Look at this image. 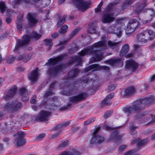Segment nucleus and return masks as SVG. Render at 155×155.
I'll use <instances>...</instances> for the list:
<instances>
[{"label": "nucleus", "instance_id": "2f4dec72", "mask_svg": "<svg viewBox=\"0 0 155 155\" xmlns=\"http://www.w3.org/2000/svg\"><path fill=\"white\" fill-rule=\"evenodd\" d=\"M139 150V148H138L137 150L136 149H132L125 153L124 155H139V153H137Z\"/></svg>", "mask_w": 155, "mask_h": 155}, {"label": "nucleus", "instance_id": "680f3d73", "mask_svg": "<svg viewBox=\"0 0 155 155\" xmlns=\"http://www.w3.org/2000/svg\"><path fill=\"white\" fill-rule=\"evenodd\" d=\"M56 84V82L55 81H54L52 82V83L50 85L48 89V90L52 91V89L54 88Z\"/></svg>", "mask_w": 155, "mask_h": 155}, {"label": "nucleus", "instance_id": "6e6552de", "mask_svg": "<svg viewBox=\"0 0 155 155\" xmlns=\"http://www.w3.org/2000/svg\"><path fill=\"white\" fill-rule=\"evenodd\" d=\"M87 97V93L82 92L76 96L70 97L69 100L71 102L77 104L85 99Z\"/></svg>", "mask_w": 155, "mask_h": 155}, {"label": "nucleus", "instance_id": "e433bc0d", "mask_svg": "<svg viewBox=\"0 0 155 155\" xmlns=\"http://www.w3.org/2000/svg\"><path fill=\"white\" fill-rule=\"evenodd\" d=\"M6 8L5 3L4 2H0V10L2 13H3L5 12Z\"/></svg>", "mask_w": 155, "mask_h": 155}, {"label": "nucleus", "instance_id": "ddd939ff", "mask_svg": "<svg viewBox=\"0 0 155 155\" xmlns=\"http://www.w3.org/2000/svg\"><path fill=\"white\" fill-rule=\"evenodd\" d=\"M63 68V66L62 65H57L51 68L49 70L50 74L54 76H56L59 72L62 70Z\"/></svg>", "mask_w": 155, "mask_h": 155}, {"label": "nucleus", "instance_id": "69168bd1", "mask_svg": "<svg viewBox=\"0 0 155 155\" xmlns=\"http://www.w3.org/2000/svg\"><path fill=\"white\" fill-rule=\"evenodd\" d=\"M36 95H34L33 96L32 99L31 100L30 103L32 104H35L36 102Z\"/></svg>", "mask_w": 155, "mask_h": 155}, {"label": "nucleus", "instance_id": "4c0bfd02", "mask_svg": "<svg viewBox=\"0 0 155 155\" xmlns=\"http://www.w3.org/2000/svg\"><path fill=\"white\" fill-rule=\"evenodd\" d=\"M81 81L84 84H88L91 82L92 80L87 76H84L81 78Z\"/></svg>", "mask_w": 155, "mask_h": 155}, {"label": "nucleus", "instance_id": "b1692460", "mask_svg": "<svg viewBox=\"0 0 155 155\" xmlns=\"http://www.w3.org/2000/svg\"><path fill=\"white\" fill-rule=\"evenodd\" d=\"M111 28L113 30L112 31H110L109 29L108 30V32L110 33H114L116 34L117 37L120 38L121 36L122 31L120 28H117L116 27H113Z\"/></svg>", "mask_w": 155, "mask_h": 155}, {"label": "nucleus", "instance_id": "f3484780", "mask_svg": "<svg viewBox=\"0 0 155 155\" xmlns=\"http://www.w3.org/2000/svg\"><path fill=\"white\" fill-rule=\"evenodd\" d=\"M77 91V89L74 86H68L66 90L64 91L63 94L66 95L70 96L74 94Z\"/></svg>", "mask_w": 155, "mask_h": 155}, {"label": "nucleus", "instance_id": "49530a36", "mask_svg": "<svg viewBox=\"0 0 155 155\" xmlns=\"http://www.w3.org/2000/svg\"><path fill=\"white\" fill-rule=\"evenodd\" d=\"M95 118L94 117L89 118L87 120L84 122V124L85 125H88L93 122L95 121Z\"/></svg>", "mask_w": 155, "mask_h": 155}, {"label": "nucleus", "instance_id": "0eeeda50", "mask_svg": "<svg viewBox=\"0 0 155 155\" xmlns=\"http://www.w3.org/2000/svg\"><path fill=\"white\" fill-rule=\"evenodd\" d=\"M138 25L139 23L136 19L133 18L130 19L125 29L126 33H131L135 30Z\"/></svg>", "mask_w": 155, "mask_h": 155}, {"label": "nucleus", "instance_id": "393cba45", "mask_svg": "<svg viewBox=\"0 0 155 155\" xmlns=\"http://www.w3.org/2000/svg\"><path fill=\"white\" fill-rule=\"evenodd\" d=\"M129 46L127 44H125L122 47L120 53V55L123 56L125 55L129 51Z\"/></svg>", "mask_w": 155, "mask_h": 155}, {"label": "nucleus", "instance_id": "bb28decb", "mask_svg": "<svg viewBox=\"0 0 155 155\" xmlns=\"http://www.w3.org/2000/svg\"><path fill=\"white\" fill-rule=\"evenodd\" d=\"M147 35V38H148L149 41L152 40L155 37V34L152 30H148L147 31L145 32Z\"/></svg>", "mask_w": 155, "mask_h": 155}, {"label": "nucleus", "instance_id": "338daca9", "mask_svg": "<svg viewBox=\"0 0 155 155\" xmlns=\"http://www.w3.org/2000/svg\"><path fill=\"white\" fill-rule=\"evenodd\" d=\"M23 58L24 54L19 55L18 57H16L15 58L17 61H19L22 59L23 60Z\"/></svg>", "mask_w": 155, "mask_h": 155}, {"label": "nucleus", "instance_id": "20e7f679", "mask_svg": "<svg viewBox=\"0 0 155 155\" xmlns=\"http://www.w3.org/2000/svg\"><path fill=\"white\" fill-rule=\"evenodd\" d=\"M16 102L15 101L8 102L5 105V109L10 113H16L23 107L22 103Z\"/></svg>", "mask_w": 155, "mask_h": 155}, {"label": "nucleus", "instance_id": "9d476101", "mask_svg": "<svg viewBox=\"0 0 155 155\" xmlns=\"http://www.w3.org/2000/svg\"><path fill=\"white\" fill-rule=\"evenodd\" d=\"M138 66V64L133 60H128L126 62V68L130 69L133 71L136 70Z\"/></svg>", "mask_w": 155, "mask_h": 155}, {"label": "nucleus", "instance_id": "79ce46f5", "mask_svg": "<svg viewBox=\"0 0 155 155\" xmlns=\"http://www.w3.org/2000/svg\"><path fill=\"white\" fill-rule=\"evenodd\" d=\"M52 91L51 90H48V89L47 90V91H46L44 94L43 95V97L45 98H46L49 96L53 95L54 94V93L52 92Z\"/></svg>", "mask_w": 155, "mask_h": 155}, {"label": "nucleus", "instance_id": "bf43d9fd", "mask_svg": "<svg viewBox=\"0 0 155 155\" xmlns=\"http://www.w3.org/2000/svg\"><path fill=\"white\" fill-rule=\"evenodd\" d=\"M113 5L112 4H110L107 7L106 10V12L108 13L110 12L112 10Z\"/></svg>", "mask_w": 155, "mask_h": 155}, {"label": "nucleus", "instance_id": "a211bd4d", "mask_svg": "<svg viewBox=\"0 0 155 155\" xmlns=\"http://www.w3.org/2000/svg\"><path fill=\"white\" fill-rule=\"evenodd\" d=\"M80 72V70L77 68L73 69L68 73L66 79H72V78L76 77Z\"/></svg>", "mask_w": 155, "mask_h": 155}, {"label": "nucleus", "instance_id": "4be33fe9", "mask_svg": "<svg viewBox=\"0 0 155 155\" xmlns=\"http://www.w3.org/2000/svg\"><path fill=\"white\" fill-rule=\"evenodd\" d=\"M108 61L110 64L113 65H120L122 66L123 64V61L121 58L110 59L108 60Z\"/></svg>", "mask_w": 155, "mask_h": 155}, {"label": "nucleus", "instance_id": "052dcab7", "mask_svg": "<svg viewBox=\"0 0 155 155\" xmlns=\"http://www.w3.org/2000/svg\"><path fill=\"white\" fill-rule=\"evenodd\" d=\"M48 105V104L46 101H45L41 103L39 105V106L41 108H42L43 107H45V106Z\"/></svg>", "mask_w": 155, "mask_h": 155}, {"label": "nucleus", "instance_id": "c03bdc74", "mask_svg": "<svg viewBox=\"0 0 155 155\" xmlns=\"http://www.w3.org/2000/svg\"><path fill=\"white\" fill-rule=\"evenodd\" d=\"M103 4V1H101L100 4L97 5V7L95 8V11L96 13L100 12L101 10V7Z\"/></svg>", "mask_w": 155, "mask_h": 155}, {"label": "nucleus", "instance_id": "f257e3e1", "mask_svg": "<svg viewBox=\"0 0 155 155\" xmlns=\"http://www.w3.org/2000/svg\"><path fill=\"white\" fill-rule=\"evenodd\" d=\"M105 45V42L101 41L94 43L92 45L84 48L79 53L80 56H84L86 55L92 54L95 56L91 58L92 62L100 61L103 57V53L100 50L96 49L95 48L104 47Z\"/></svg>", "mask_w": 155, "mask_h": 155}, {"label": "nucleus", "instance_id": "de8ad7c7", "mask_svg": "<svg viewBox=\"0 0 155 155\" xmlns=\"http://www.w3.org/2000/svg\"><path fill=\"white\" fill-rule=\"evenodd\" d=\"M68 141H65L62 143L58 147L60 148H64L68 146Z\"/></svg>", "mask_w": 155, "mask_h": 155}, {"label": "nucleus", "instance_id": "37998d69", "mask_svg": "<svg viewBox=\"0 0 155 155\" xmlns=\"http://www.w3.org/2000/svg\"><path fill=\"white\" fill-rule=\"evenodd\" d=\"M44 41L45 42V45L47 46L49 45L50 47H51L53 45L52 40L51 39H45L44 40Z\"/></svg>", "mask_w": 155, "mask_h": 155}, {"label": "nucleus", "instance_id": "603ef678", "mask_svg": "<svg viewBox=\"0 0 155 155\" xmlns=\"http://www.w3.org/2000/svg\"><path fill=\"white\" fill-rule=\"evenodd\" d=\"M110 104H111V103L109 102L108 100L107 99H106L105 98V99L101 102V106H103L104 105H107Z\"/></svg>", "mask_w": 155, "mask_h": 155}, {"label": "nucleus", "instance_id": "1a4fd4ad", "mask_svg": "<svg viewBox=\"0 0 155 155\" xmlns=\"http://www.w3.org/2000/svg\"><path fill=\"white\" fill-rule=\"evenodd\" d=\"M66 56V54H64L59 55L54 58H51L48 60L49 62L46 63L44 66L46 65H54L56 64L58 62L64 60V57Z\"/></svg>", "mask_w": 155, "mask_h": 155}, {"label": "nucleus", "instance_id": "a878e982", "mask_svg": "<svg viewBox=\"0 0 155 155\" xmlns=\"http://www.w3.org/2000/svg\"><path fill=\"white\" fill-rule=\"evenodd\" d=\"M96 22H93L91 24V26L89 27L87 29V32L90 34H95L96 31V27L95 25H94V24Z\"/></svg>", "mask_w": 155, "mask_h": 155}, {"label": "nucleus", "instance_id": "3c124183", "mask_svg": "<svg viewBox=\"0 0 155 155\" xmlns=\"http://www.w3.org/2000/svg\"><path fill=\"white\" fill-rule=\"evenodd\" d=\"M112 113V110H108L106 112L104 115V118L106 119L109 117Z\"/></svg>", "mask_w": 155, "mask_h": 155}, {"label": "nucleus", "instance_id": "09e8293b", "mask_svg": "<svg viewBox=\"0 0 155 155\" xmlns=\"http://www.w3.org/2000/svg\"><path fill=\"white\" fill-rule=\"evenodd\" d=\"M80 30V28H75L71 34L70 38H72L74 35H75Z\"/></svg>", "mask_w": 155, "mask_h": 155}, {"label": "nucleus", "instance_id": "423d86ee", "mask_svg": "<svg viewBox=\"0 0 155 155\" xmlns=\"http://www.w3.org/2000/svg\"><path fill=\"white\" fill-rule=\"evenodd\" d=\"M72 2L79 10L85 11L89 8L90 3L84 0H72Z\"/></svg>", "mask_w": 155, "mask_h": 155}, {"label": "nucleus", "instance_id": "0e129e2a", "mask_svg": "<svg viewBox=\"0 0 155 155\" xmlns=\"http://www.w3.org/2000/svg\"><path fill=\"white\" fill-rule=\"evenodd\" d=\"M45 134L44 133L41 134L37 136V140H40L42 138L45 137Z\"/></svg>", "mask_w": 155, "mask_h": 155}, {"label": "nucleus", "instance_id": "774afa93", "mask_svg": "<svg viewBox=\"0 0 155 155\" xmlns=\"http://www.w3.org/2000/svg\"><path fill=\"white\" fill-rule=\"evenodd\" d=\"M12 21V19L11 17H8L5 19V22L7 24H10Z\"/></svg>", "mask_w": 155, "mask_h": 155}, {"label": "nucleus", "instance_id": "864d4df0", "mask_svg": "<svg viewBox=\"0 0 155 155\" xmlns=\"http://www.w3.org/2000/svg\"><path fill=\"white\" fill-rule=\"evenodd\" d=\"M117 85L116 84H112L109 85L107 88V90L111 91L114 90L116 88Z\"/></svg>", "mask_w": 155, "mask_h": 155}, {"label": "nucleus", "instance_id": "9b49d317", "mask_svg": "<svg viewBox=\"0 0 155 155\" xmlns=\"http://www.w3.org/2000/svg\"><path fill=\"white\" fill-rule=\"evenodd\" d=\"M50 114L51 113L49 111L42 110L37 116V119L40 121H48Z\"/></svg>", "mask_w": 155, "mask_h": 155}, {"label": "nucleus", "instance_id": "c85d7f7f", "mask_svg": "<svg viewBox=\"0 0 155 155\" xmlns=\"http://www.w3.org/2000/svg\"><path fill=\"white\" fill-rule=\"evenodd\" d=\"M15 140H16V144L18 146H22L25 145L26 142L25 139L21 137H18Z\"/></svg>", "mask_w": 155, "mask_h": 155}, {"label": "nucleus", "instance_id": "39448f33", "mask_svg": "<svg viewBox=\"0 0 155 155\" xmlns=\"http://www.w3.org/2000/svg\"><path fill=\"white\" fill-rule=\"evenodd\" d=\"M100 130L99 127H97L92 134L93 137L90 140L91 144H100L102 143L105 140L104 137L97 134L98 132Z\"/></svg>", "mask_w": 155, "mask_h": 155}, {"label": "nucleus", "instance_id": "7c9ffc66", "mask_svg": "<svg viewBox=\"0 0 155 155\" xmlns=\"http://www.w3.org/2000/svg\"><path fill=\"white\" fill-rule=\"evenodd\" d=\"M120 42H121L120 41L115 42L110 41H109L108 42V45L110 48L113 49L117 47L118 45V44Z\"/></svg>", "mask_w": 155, "mask_h": 155}, {"label": "nucleus", "instance_id": "a19ab883", "mask_svg": "<svg viewBox=\"0 0 155 155\" xmlns=\"http://www.w3.org/2000/svg\"><path fill=\"white\" fill-rule=\"evenodd\" d=\"M68 28V27L67 25H64L61 27L60 28V31H59L60 33H64L67 32V30Z\"/></svg>", "mask_w": 155, "mask_h": 155}, {"label": "nucleus", "instance_id": "6ab92c4d", "mask_svg": "<svg viewBox=\"0 0 155 155\" xmlns=\"http://www.w3.org/2000/svg\"><path fill=\"white\" fill-rule=\"evenodd\" d=\"M38 68H36L28 76L29 79L32 82L35 81L38 78Z\"/></svg>", "mask_w": 155, "mask_h": 155}, {"label": "nucleus", "instance_id": "4d7b16f0", "mask_svg": "<svg viewBox=\"0 0 155 155\" xmlns=\"http://www.w3.org/2000/svg\"><path fill=\"white\" fill-rule=\"evenodd\" d=\"M75 155L73 153L69 151H65L62 152L61 155Z\"/></svg>", "mask_w": 155, "mask_h": 155}, {"label": "nucleus", "instance_id": "a18cd8bd", "mask_svg": "<svg viewBox=\"0 0 155 155\" xmlns=\"http://www.w3.org/2000/svg\"><path fill=\"white\" fill-rule=\"evenodd\" d=\"M31 55L30 54L26 55L24 54L23 61L26 62L29 61L31 58Z\"/></svg>", "mask_w": 155, "mask_h": 155}, {"label": "nucleus", "instance_id": "8fccbe9b", "mask_svg": "<svg viewBox=\"0 0 155 155\" xmlns=\"http://www.w3.org/2000/svg\"><path fill=\"white\" fill-rule=\"evenodd\" d=\"M27 92V90L25 88H21L19 90L20 95L22 96L23 95L26 94Z\"/></svg>", "mask_w": 155, "mask_h": 155}, {"label": "nucleus", "instance_id": "c756f323", "mask_svg": "<svg viewBox=\"0 0 155 155\" xmlns=\"http://www.w3.org/2000/svg\"><path fill=\"white\" fill-rule=\"evenodd\" d=\"M98 67V65L97 64H91L89 66L84 68V72L85 73L91 70L94 71Z\"/></svg>", "mask_w": 155, "mask_h": 155}, {"label": "nucleus", "instance_id": "13d9d810", "mask_svg": "<svg viewBox=\"0 0 155 155\" xmlns=\"http://www.w3.org/2000/svg\"><path fill=\"white\" fill-rule=\"evenodd\" d=\"M127 147V145H123L120 146L118 149L119 152H121L124 151Z\"/></svg>", "mask_w": 155, "mask_h": 155}, {"label": "nucleus", "instance_id": "4468645a", "mask_svg": "<svg viewBox=\"0 0 155 155\" xmlns=\"http://www.w3.org/2000/svg\"><path fill=\"white\" fill-rule=\"evenodd\" d=\"M113 14L107 13L104 14L101 18V21L103 23H109L113 21L115 18L113 17Z\"/></svg>", "mask_w": 155, "mask_h": 155}, {"label": "nucleus", "instance_id": "ea45409f", "mask_svg": "<svg viewBox=\"0 0 155 155\" xmlns=\"http://www.w3.org/2000/svg\"><path fill=\"white\" fill-rule=\"evenodd\" d=\"M67 15H64L61 18L58 22L57 25L58 26H60L63 24L65 21V18Z\"/></svg>", "mask_w": 155, "mask_h": 155}, {"label": "nucleus", "instance_id": "58836bf2", "mask_svg": "<svg viewBox=\"0 0 155 155\" xmlns=\"http://www.w3.org/2000/svg\"><path fill=\"white\" fill-rule=\"evenodd\" d=\"M146 5L145 3L140 5L139 6L137 9L134 11V13L137 14H139L141 12L142 10L144 8Z\"/></svg>", "mask_w": 155, "mask_h": 155}, {"label": "nucleus", "instance_id": "e2e57ef3", "mask_svg": "<svg viewBox=\"0 0 155 155\" xmlns=\"http://www.w3.org/2000/svg\"><path fill=\"white\" fill-rule=\"evenodd\" d=\"M150 116H151L152 118V120L148 123H147V124H148L150 123H153L155 122V115L153 116L152 114H150Z\"/></svg>", "mask_w": 155, "mask_h": 155}, {"label": "nucleus", "instance_id": "c9c22d12", "mask_svg": "<svg viewBox=\"0 0 155 155\" xmlns=\"http://www.w3.org/2000/svg\"><path fill=\"white\" fill-rule=\"evenodd\" d=\"M146 115V113L145 111L141 112L137 114L134 117L135 119H141Z\"/></svg>", "mask_w": 155, "mask_h": 155}, {"label": "nucleus", "instance_id": "2eb2a0df", "mask_svg": "<svg viewBox=\"0 0 155 155\" xmlns=\"http://www.w3.org/2000/svg\"><path fill=\"white\" fill-rule=\"evenodd\" d=\"M17 91V87L16 86L12 87L8 91L7 94L4 96V99L7 100L13 97Z\"/></svg>", "mask_w": 155, "mask_h": 155}, {"label": "nucleus", "instance_id": "473e14b6", "mask_svg": "<svg viewBox=\"0 0 155 155\" xmlns=\"http://www.w3.org/2000/svg\"><path fill=\"white\" fill-rule=\"evenodd\" d=\"M134 0H126L123 3L122 8L123 9H125L131 5L134 2Z\"/></svg>", "mask_w": 155, "mask_h": 155}, {"label": "nucleus", "instance_id": "7ed1b4c3", "mask_svg": "<svg viewBox=\"0 0 155 155\" xmlns=\"http://www.w3.org/2000/svg\"><path fill=\"white\" fill-rule=\"evenodd\" d=\"M41 35L38 33L36 32H32L30 35H26L22 37L21 39L17 40L15 48L14 50L15 52L19 50L21 48L28 44L30 39L37 40L41 38Z\"/></svg>", "mask_w": 155, "mask_h": 155}, {"label": "nucleus", "instance_id": "5fc2aeb1", "mask_svg": "<svg viewBox=\"0 0 155 155\" xmlns=\"http://www.w3.org/2000/svg\"><path fill=\"white\" fill-rule=\"evenodd\" d=\"M79 48L78 47L77 45H75L74 48H72L70 49L69 52L70 53L72 54L76 52Z\"/></svg>", "mask_w": 155, "mask_h": 155}, {"label": "nucleus", "instance_id": "f704fd0d", "mask_svg": "<svg viewBox=\"0 0 155 155\" xmlns=\"http://www.w3.org/2000/svg\"><path fill=\"white\" fill-rule=\"evenodd\" d=\"M22 1L25 2L27 1L26 0H14L12 1L11 4L13 8H15L20 4Z\"/></svg>", "mask_w": 155, "mask_h": 155}, {"label": "nucleus", "instance_id": "5701e85b", "mask_svg": "<svg viewBox=\"0 0 155 155\" xmlns=\"http://www.w3.org/2000/svg\"><path fill=\"white\" fill-rule=\"evenodd\" d=\"M135 92V89L134 87H129L125 90L124 95L126 96H131L134 94Z\"/></svg>", "mask_w": 155, "mask_h": 155}, {"label": "nucleus", "instance_id": "f8f14e48", "mask_svg": "<svg viewBox=\"0 0 155 155\" xmlns=\"http://www.w3.org/2000/svg\"><path fill=\"white\" fill-rule=\"evenodd\" d=\"M27 18L28 20V23L30 26L34 25L38 21L36 15L35 14L28 13Z\"/></svg>", "mask_w": 155, "mask_h": 155}, {"label": "nucleus", "instance_id": "72a5a7b5", "mask_svg": "<svg viewBox=\"0 0 155 155\" xmlns=\"http://www.w3.org/2000/svg\"><path fill=\"white\" fill-rule=\"evenodd\" d=\"M17 21V28L19 31L21 30L23 25L22 23V20L21 18H18Z\"/></svg>", "mask_w": 155, "mask_h": 155}, {"label": "nucleus", "instance_id": "cd10ccee", "mask_svg": "<svg viewBox=\"0 0 155 155\" xmlns=\"http://www.w3.org/2000/svg\"><path fill=\"white\" fill-rule=\"evenodd\" d=\"M119 134V131L118 130H116L113 131L111 134L110 138L112 140L116 138L117 140H120L121 139V137L120 136H118Z\"/></svg>", "mask_w": 155, "mask_h": 155}, {"label": "nucleus", "instance_id": "aec40b11", "mask_svg": "<svg viewBox=\"0 0 155 155\" xmlns=\"http://www.w3.org/2000/svg\"><path fill=\"white\" fill-rule=\"evenodd\" d=\"M146 34L145 32H141L137 35V38L139 41L146 43L149 41Z\"/></svg>", "mask_w": 155, "mask_h": 155}, {"label": "nucleus", "instance_id": "f03ea898", "mask_svg": "<svg viewBox=\"0 0 155 155\" xmlns=\"http://www.w3.org/2000/svg\"><path fill=\"white\" fill-rule=\"evenodd\" d=\"M155 102V96H152L144 99H140L134 101L131 106L123 108L124 113L130 114L133 111H140L145 108L146 106Z\"/></svg>", "mask_w": 155, "mask_h": 155}, {"label": "nucleus", "instance_id": "dca6fc26", "mask_svg": "<svg viewBox=\"0 0 155 155\" xmlns=\"http://www.w3.org/2000/svg\"><path fill=\"white\" fill-rule=\"evenodd\" d=\"M147 142V139H145L142 140H141L140 138L136 139L133 140L132 142L131 143L132 144H137V149H136V150H137L138 148H140V147L141 146H143L146 144V143Z\"/></svg>", "mask_w": 155, "mask_h": 155}, {"label": "nucleus", "instance_id": "412c9836", "mask_svg": "<svg viewBox=\"0 0 155 155\" xmlns=\"http://www.w3.org/2000/svg\"><path fill=\"white\" fill-rule=\"evenodd\" d=\"M71 60L68 62L69 65L72 64L74 62H77L78 63L76 65H79L81 64L82 58L80 56H73L71 58Z\"/></svg>", "mask_w": 155, "mask_h": 155}, {"label": "nucleus", "instance_id": "6e6d98bb", "mask_svg": "<svg viewBox=\"0 0 155 155\" xmlns=\"http://www.w3.org/2000/svg\"><path fill=\"white\" fill-rule=\"evenodd\" d=\"M15 59V58L13 55H11L7 59L6 61L7 63L10 64L13 62Z\"/></svg>", "mask_w": 155, "mask_h": 155}]
</instances>
